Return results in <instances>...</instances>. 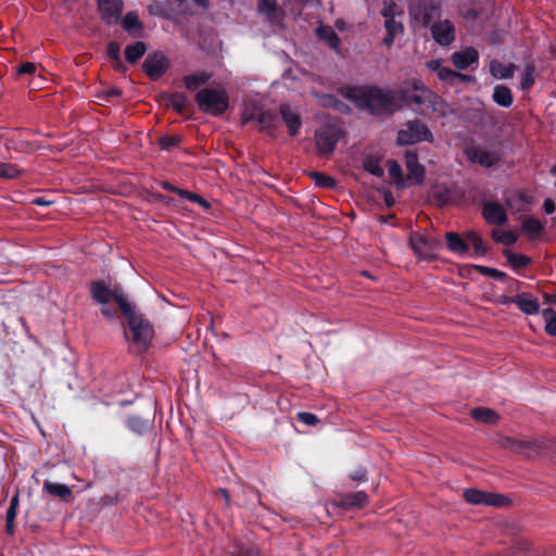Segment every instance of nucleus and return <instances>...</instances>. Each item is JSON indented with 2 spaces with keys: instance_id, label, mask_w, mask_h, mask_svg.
<instances>
[{
  "instance_id": "4d7b16f0",
  "label": "nucleus",
  "mask_w": 556,
  "mask_h": 556,
  "mask_svg": "<svg viewBox=\"0 0 556 556\" xmlns=\"http://www.w3.org/2000/svg\"><path fill=\"white\" fill-rule=\"evenodd\" d=\"M122 94V90L118 88H106L100 94V99L110 100L115 97H119Z\"/></svg>"
},
{
  "instance_id": "4468645a",
  "label": "nucleus",
  "mask_w": 556,
  "mask_h": 556,
  "mask_svg": "<svg viewBox=\"0 0 556 556\" xmlns=\"http://www.w3.org/2000/svg\"><path fill=\"white\" fill-rule=\"evenodd\" d=\"M433 40L442 46H450L455 39V27L454 24L445 20L443 22L433 23L430 27Z\"/></svg>"
},
{
  "instance_id": "0eeeda50",
  "label": "nucleus",
  "mask_w": 556,
  "mask_h": 556,
  "mask_svg": "<svg viewBox=\"0 0 556 556\" xmlns=\"http://www.w3.org/2000/svg\"><path fill=\"white\" fill-rule=\"evenodd\" d=\"M89 291L92 299L102 305L110 303L112 300H114L116 304L119 299L129 301L121 286L116 285L113 289H110L104 280L92 281L89 286Z\"/></svg>"
},
{
  "instance_id": "8fccbe9b",
  "label": "nucleus",
  "mask_w": 556,
  "mask_h": 556,
  "mask_svg": "<svg viewBox=\"0 0 556 556\" xmlns=\"http://www.w3.org/2000/svg\"><path fill=\"white\" fill-rule=\"evenodd\" d=\"M296 416L299 421L306 426H316L319 422L318 417L311 412H300Z\"/></svg>"
},
{
  "instance_id": "3c124183",
  "label": "nucleus",
  "mask_w": 556,
  "mask_h": 556,
  "mask_svg": "<svg viewBox=\"0 0 556 556\" xmlns=\"http://www.w3.org/2000/svg\"><path fill=\"white\" fill-rule=\"evenodd\" d=\"M106 54L110 59L121 61V46L116 41H110L106 46Z\"/></svg>"
},
{
  "instance_id": "4c0bfd02",
  "label": "nucleus",
  "mask_w": 556,
  "mask_h": 556,
  "mask_svg": "<svg viewBox=\"0 0 556 556\" xmlns=\"http://www.w3.org/2000/svg\"><path fill=\"white\" fill-rule=\"evenodd\" d=\"M211 78V75L202 72L200 74L195 75H188L184 77V83L187 89L193 91L195 90L200 85L206 84Z\"/></svg>"
},
{
  "instance_id": "ddd939ff",
  "label": "nucleus",
  "mask_w": 556,
  "mask_h": 556,
  "mask_svg": "<svg viewBox=\"0 0 556 556\" xmlns=\"http://www.w3.org/2000/svg\"><path fill=\"white\" fill-rule=\"evenodd\" d=\"M404 160L407 168V185H422L425 179V167L419 163L417 152L406 150L404 153Z\"/></svg>"
},
{
  "instance_id": "f8f14e48",
  "label": "nucleus",
  "mask_w": 556,
  "mask_h": 556,
  "mask_svg": "<svg viewBox=\"0 0 556 556\" xmlns=\"http://www.w3.org/2000/svg\"><path fill=\"white\" fill-rule=\"evenodd\" d=\"M409 243L418 258L425 261H432L437 258V251L440 247L439 241L428 239L424 236H413Z\"/></svg>"
},
{
  "instance_id": "7ed1b4c3",
  "label": "nucleus",
  "mask_w": 556,
  "mask_h": 556,
  "mask_svg": "<svg viewBox=\"0 0 556 556\" xmlns=\"http://www.w3.org/2000/svg\"><path fill=\"white\" fill-rule=\"evenodd\" d=\"M117 306L127 319L131 331V341L136 351L138 353L146 352L154 337V329L151 323L142 314L137 312V307L131 301L119 299Z\"/></svg>"
},
{
  "instance_id": "a878e982",
  "label": "nucleus",
  "mask_w": 556,
  "mask_h": 556,
  "mask_svg": "<svg viewBox=\"0 0 556 556\" xmlns=\"http://www.w3.org/2000/svg\"><path fill=\"white\" fill-rule=\"evenodd\" d=\"M470 415L473 420L485 425H495L500 420V415L492 408L476 407Z\"/></svg>"
},
{
  "instance_id": "1a4fd4ad",
  "label": "nucleus",
  "mask_w": 556,
  "mask_h": 556,
  "mask_svg": "<svg viewBox=\"0 0 556 556\" xmlns=\"http://www.w3.org/2000/svg\"><path fill=\"white\" fill-rule=\"evenodd\" d=\"M381 15L384 18V28L387 33H394L397 35L403 34L404 26L400 20L404 15L403 9L397 5L393 0H386L381 10Z\"/></svg>"
},
{
  "instance_id": "37998d69",
  "label": "nucleus",
  "mask_w": 556,
  "mask_h": 556,
  "mask_svg": "<svg viewBox=\"0 0 556 556\" xmlns=\"http://www.w3.org/2000/svg\"><path fill=\"white\" fill-rule=\"evenodd\" d=\"M312 177L315 184L321 188L333 189L337 185V181L333 177L319 172L312 173Z\"/></svg>"
},
{
  "instance_id": "393cba45",
  "label": "nucleus",
  "mask_w": 556,
  "mask_h": 556,
  "mask_svg": "<svg viewBox=\"0 0 556 556\" xmlns=\"http://www.w3.org/2000/svg\"><path fill=\"white\" fill-rule=\"evenodd\" d=\"M446 247L450 252L458 256H464L468 253L467 243L459 237L457 232H446Z\"/></svg>"
},
{
  "instance_id": "de8ad7c7",
  "label": "nucleus",
  "mask_w": 556,
  "mask_h": 556,
  "mask_svg": "<svg viewBox=\"0 0 556 556\" xmlns=\"http://www.w3.org/2000/svg\"><path fill=\"white\" fill-rule=\"evenodd\" d=\"M493 239L505 245H511L517 241L516 235L511 231L493 232Z\"/></svg>"
},
{
  "instance_id": "e433bc0d",
  "label": "nucleus",
  "mask_w": 556,
  "mask_h": 556,
  "mask_svg": "<svg viewBox=\"0 0 556 556\" xmlns=\"http://www.w3.org/2000/svg\"><path fill=\"white\" fill-rule=\"evenodd\" d=\"M542 317L545 323V332L552 337H556V311L551 307L544 308L542 311Z\"/></svg>"
},
{
  "instance_id": "b1692460",
  "label": "nucleus",
  "mask_w": 556,
  "mask_h": 556,
  "mask_svg": "<svg viewBox=\"0 0 556 556\" xmlns=\"http://www.w3.org/2000/svg\"><path fill=\"white\" fill-rule=\"evenodd\" d=\"M492 100L501 108L511 106L514 98L509 87L506 85H496L493 90Z\"/></svg>"
},
{
  "instance_id": "338daca9",
  "label": "nucleus",
  "mask_w": 556,
  "mask_h": 556,
  "mask_svg": "<svg viewBox=\"0 0 556 556\" xmlns=\"http://www.w3.org/2000/svg\"><path fill=\"white\" fill-rule=\"evenodd\" d=\"M399 36L397 34H394V33H387L386 36L383 37L382 39V42L388 47L390 48L393 43H394V40H395V37Z\"/></svg>"
},
{
  "instance_id": "c03bdc74",
  "label": "nucleus",
  "mask_w": 556,
  "mask_h": 556,
  "mask_svg": "<svg viewBox=\"0 0 556 556\" xmlns=\"http://www.w3.org/2000/svg\"><path fill=\"white\" fill-rule=\"evenodd\" d=\"M22 170L18 169L14 164L0 162V178L13 179L18 177Z\"/></svg>"
},
{
  "instance_id": "473e14b6",
  "label": "nucleus",
  "mask_w": 556,
  "mask_h": 556,
  "mask_svg": "<svg viewBox=\"0 0 556 556\" xmlns=\"http://www.w3.org/2000/svg\"><path fill=\"white\" fill-rule=\"evenodd\" d=\"M543 224L538 218L530 217L525 219L521 224V231L530 239H534L543 231Z\"/></svg>"
},
{
  "instance_id": "bb28decb",
  "label": "nucleus",
  "mask_w": 556,
  "mask_h": 556,
  "mask_svg": "<svg viewBox=\"0 0 556 556\" xmlns=\"http://www.w3.org/2000/svg\"><path fill=\"white\" fill-rule=\"evenodd\" d=\"M42 491L47 492L51 496L59 498H67L72 495V489L65 484L60 482H52L50 480H46L42 485Z\"/></svg>"
},
{
  "instance_id": "c756f323",
  "label": "nucleus",
  "mask_w": 556,
  "mask_h": 556,
  "mask_svg": "<svg viewBox=\"0 0 556 556\" xmlns=\"http://www.w3.org/2000/svg\"><path fill=\"white\" fill-rule=\"evenodd\" d=\"M468 242L473 247L472 256L483 257L486 254V247L483 238L476 231H467L465 235Z\"/></svg>"
},
{
  "instance_id": "bf43d9fd",
  "label": "nucleus",
  "mask_w": 556,
  "mask_h": 556,
  "mask_svg": "<svg viewBox=\"0 0 556 556\" xmlns=\"http://www.w3.org/2000/svg\"><path fill=\"white\" fill-rule=\"evenodd\" d=\"M426 67L433 73H437V75L440 73V70L442 66V60L441 59H433L430 61H427Z\"/></svg>"
},
{
  "instance_id": "13d9d810",
  "label": "nucleus",
  "mask_w": 556,
  "mask_h": 556,
  "mask_svg": "<svg viewBox=\"0 0 556 556\" xmlns=\"http://www.w3.org/2000/svg\"><path fill=\"white\" fill-rule=\"evenodd\" d=\"M257 111H262V110L258 109V108H254L252 110L247 109L243 112L242 123L247 124V123L252 122V121L257 122Z\"/></svg>"
},
{
  "instance_id": "72a5a7b5",
  "label": "nucleus",
  "mask_w": 556,
  "mask_h": 556,
  "mask_svg": "<svg viewBox=\"0 0 556 556\" xmlns=\"http://www.w3.org/2000/svg\"><path fill=\"white\" fill-rule=\"evenodd\" d=\"M278 118L274 113L266 111H257V123L261 129L270 131L276 128Z\"/></svg>"
},
{
  "instance_id": "2f4dec72",
  "label": "nucleus",
  "mask_w": 556,
  "mask_h": 556,
  "mask_svg": "<svg viewBox=\"0 0 556 556\" xmlns=\"http://www.w3.org/2000/svg\"><path fill=\"white\" fill-rule=\"evenodd\" d=\"M511 452L520 454L527 458H532L539 454L536 445L531 441L525 440H516Z\"/></svg>"
},
{
  "instance_id": "49530a36",
  "label": "nucleus",
  "mask_w": 556,
  "mask_h": 556,
  "mask_svg": "<svg viewBox=\"0 0 556 556\" xmlns=\"http://www.w3.org/2000/svg\"><path fill=\"white\" fill-rule=\"evenodd\" d=\"M180 142V136H162L159 139V144L162 150H169L173 147H178Z\"/></svg>"
},
{
  "instance_id": "ea45409f",
  "label": "nucleus",
  "mask_w": 556,
  "mask_h": 556,
  "mask_svg": "<svg viewBox=\"0 0 556 556\" xmlns=\"http://www.w3.org/2000/svg\"><path fill=\"white\" fill-rule=\"evenodd\" d=\"M387 166L389 176L395 180L396 185H399L400 187H404L407 185L403 177L402 167L397 161L389 160L387 162Z\"/></svg>"
},
{
  "instance_id": "5fc2aeb1",
  "label": "nucleus",
  "mask_w": 556,
  "mask_h": 556,
  "mask_svg": "<svg viewBox=\"0 0 556 556\" xmlns=\"http://www.w3.org/2000/svg\"><path fill=\"white\" fill-rule=\"evenodd\" d=\"M329 104L341 113H349L350 106L334 96H329Z\"/></svg>"
},
{
  "instance_id": "f3484780",
  "label": "nucleus",
  "mask_w": 556,
  "mask_h": 556,
  "mask_svg": "<svg viewBox=\"0 0 556 556\" xmlns=\"http://www.w3.org/2000/svg\"><path fill=\"white\" fill-rule=\"evenodd\" d=\"M279 113L288 127L289 135L291 137L295 136L302 125L300 115L289 103H281L279 105Z\"/></svg>"
},
{
  "instance_id": "9b49d317",
  "label": "nucleus",
  "mask_w": 556,
  "mask_h": 556,
  "mask_svg": "<svg viewBox=\"0 0 556 556\" xmlns=\"http://www.w3.org/2000/svg\"><path fill=\"white\" fill-rule=\"evenodd\" d=\"M97 5L105 25L113 26L119 22L124 10L123 0H97Z\"/></svg>"
},
{
  "instance_id": "58836bf2",
  "label": "nucleus",
  "mask_w": 556,
  "mask_h": 556,
  "mask_svg": "<svg viewBox=\"0 0 556 556\" xmlns=\"http://www.w3.org/2000/svg\"><path fill=\"white\" fill-rule=\"evenodd\" d=\"M257 11L265 15L268 21L276 18L277 1L276 0H258Z\"/></svg>"
},
{
  "instance_id": "9d476101",
  "label": "nucleus",
  "mask_w": 556,
  "mask_h": 556,
  "mask_svg": "<svg viewBox=\"0 0 556 556\" xmlns=\"http://www.w3.org/2000/svg\"><path fill=\"white\" fill-rule=\"evenodd\" d=\"M170 62L161 51L149 54L142 63L143 72L152 79H159L168 70Z\"/></svg>"
},
{
  "instance_id": "c85d7f7f",
  "label": "nucleus",
  "mask_w": 556,
  "mask_h": 556,
  "mask_svg": "<svg viewBox=\"0 0 556 556\" xmlns=\"http://www.w3.org/2000/svg\"><path fill=\"white\" fill-rule=\"evenodd\" d=\"M147 52V46L143 41H136L125 48V59L127 62L134 64L140 60Z\"/></svg>"
},
{
  "instance_id": "79ce46f5",
  "label": "nucleus",
  "mask_w": 556,
  "mask_h": 556,
  "mask_svg": "<svg viewBox=\"0 0 556 556\" xmlns=\"http://www.w3.org/2000/svg\"><path fill=\"white\" fill-rule=\"evenodd\" d=\"M473 268L482 276L491 277L498 281H504L507 277L506 273L493 267L484 265H473Z\"/></svg>"
},
{
  "instance_id": "6e6d98bb",
  "label": "nucleus",
  "mask_w": 556,
  "mask_h": 556,
  "mask_svg": "<svg viewBox=\"0 0 556 556\" xmlns=\"http://www.w3.org/2000/svg\"><path fill=\"white\" fill-rule=\"evenodd\" d=\"M352 481L365 482L367 480V470L363 467L357 468L350 475Z\"/></svg>"
},
{
  "instance_id": "c9c22d12",
  "label": "nucleus",
  "mask_w": 556,
  "mask_h": 556,
  "mask_svg": "<svg viewBox=\"0 0 556 556\" xmlns=\"http://www.w3.org/2000/svg\"><path fill=\"white\" fill-rule=\"evenodd\" d=\"M535 81V66L533 63H527L520 76V88L522 90L530 89Z\"/></svg>"
},
{
  "instance_id": "052dcab7",
  "label": "nucleus",
  "mask_w": 556,
  "mask_h": 556,
  "mask_svg": "<svg viewBox=\"0 0 556 556\" xmlns=\"http://www.w3.org/2000/svg\"><path fill=\"white\" fill-rule=\"evenodd\" d=\"M515 441L516 439L510 437H502L498 439V444L505 450L513 451Z\"/></svg>"
},
{
  "instance_id": "dca6fc26",
  "label": "nucleus",
  "mask_w": 556,
  "mask_h": 556,
  "mask_svg": "<svg viewBox=\"0 0 556 556\" xmlns=\"http://www.w3.org/2000/svg\"><path fill=\"white\" fill-rule=\"evenodd\" d=\"M468 157L471 162L479 163L485 168H491L501 161V155L496 151L482 148L471 150L468 153Z\"/></svg>"
},
{
  "instance_id": "412c9836",
  "label": "nucleus",
  "mask_w": 556,
  "mask_h": 556,
  "mask_svg": "<svg viewBox=\"0 0 556 556\" xmlns=\"http://www.w3.org/2000/svg\"><path fill=\"white\" fill-rule=\"evenodd\" d=\"M318 37L324 40L336 54L342 56L341 39L331 26H319L317 29Z\"/></svg>"
},
{
  "instance_id": "0e129e2a",
  "label": "nucleus",
  "mask_w": 556,
  "mask_h": 556,
  "mask_svg": "<svg viewBox=\"0 0 556 556\" xmlns=\"http://www.w3.org/2000/svg\"><path fill=\"white\" fill-rule=\"evenodd\" d=\"M181 199L188 200L193 202V200H197V193H193L189 190L179 189L177 193Z\"/></svg>"
},
{
  "instance_id": "4be33fe9",
  "label": "nucleus",
  "mask_w": 556,
  "mask_h": 556,
  "mask_svg": "<svg viewBox=\"0 0 556 556\" xmlns=\"http://www.w3.org/2000/svg\"><path fill=\"white\" fill-rule=\"evenodd\" d=\"M153 421V418H142L137 415H131L125 422L131 432L138 435H144L152 429Z\"/></svg>"
},
{
  "instance_id": "864d4df0",
  "label": "nucleus",
  "mask_w": 556,
  "mask_h": 556,
  "mask_svg": "<svg viewBox=\"0 0 556 556\" xmlns=\"http://www.w3.org/2000/svg\"><path fill=\"white\" fill-rule=\"evenodd\" d=\"M37 72V66L33 62H26L17 66L16 73L20 75H31L35 76Z\"/></svg>"
},
{
  "instance_id": "a18cd8bd",
  "label": "nucleus",
  "mask_w": 556,
  "mask_h": 556,
  "mask_svg": "<svg viewBox=\"0 0 556 556\" xmlns=\"http://www.w3.org/2000/svg\"><path fill=\"white\" fill-rule=\"evenodd\" d=\"M364 169L378 178H381L384 175L383 168L380 166L379 162L374 159H366L364 161Z\"/></svg>"
},
{
  "instance_id": "2eb2a0df",
  "label": "nucleus",
  "mask_w": 556,
  "mask_h": 556,
  "mask_svg": "<svg viewBox=\"0 0 556 556\" xmlns=\"http://www.w3.org/2000/svg\"><path fill=\"white\" fill-rule=\"evenodd\" d=\"M452 61L458 70H466L472 65L477 67L479 63V53L475 48L468 47L464 50L455 51L452 54Z\"/></svg>"
},
{
  "instance_id": "6ab92c4d",
  "label": "nucleus",
  "mask_w": 556,
  "mask_h": 556,
  "mask_svg": "<svg viewBox=\"0 0 556 556\" xmlns=\"http://www.w3.org/2000/svg\"><path fill=\"white\" fill-rule=\"evenodd\" d=\"M419 16L424 26L430 28L433 23L440 22L441 4L434 1L425 2L419 8Z\"/></svg>"
},
{
  "instance_id": "7c9ffc66",
  "label": "nucleus",
  "mask_w": 556,
  "mask_h": 556,
  "mask_svg": "<svg viewBox=\"0 0 556 556\" xmlns=\"http://www.w3.org/2000/svg\"><path fill=\"white\" fill-rule=\"evenodd\" d=\"M503 254L514 270H519L531 264V258L525 254H516L511 250H504Z\"/></svg>"
},
{
  "instance_id": "cd10ccee",
  "label": "nucleus",
  "mask_w": 556,
  "mask_h": 556,
  "mask_svg": "<svg viewBox=\"0 0 556 556\" xmlns=\"http://www.w3.org/2000/svg\"><path fill=\"white\" fill-rule=\"evenodd\" d=\"M122 26L124 30L132 34L134 36L141 34L143 30V24L139 21V16L135 11H129L125 14L122 21Z\"/></svg>"
},
{
  "instance_id": "603ef678",
  "label": "nucleus",
  "mask_w": 556,
  "mask_h": 556,
  "mask_svg": "<svg viewBox=\"0 0 556 556\" xmlns=\"http://www.w3.org/2000/svg\"><path fill=\"white\" fill-rule=\"evenodd\" d=\"M475 111H476L477 124H483L490 119L489 113L486 112V110L484 109L483 104L480 101L477 102V106L475 108Z\"/></svg>"
},
{
  "instance_id": "5701e85b",
  "label": "nucleus",
  "mask_w": 556,
  "mask_h": 556,
  "mask_svg": "<svg viewBox=\"0 0 556 556\" xmlns=\"http://www.w3.org/2000/svg\"><path fill=\"white\" fill-rule=\"evenodd\" d=\"M369 498L366 492L357 491L351 494L343 496L340 501L336 503L338 507L343 509H349L353 507L361 508L368 503Z\"/></svg>"
},
{
  "instance_id": "a211bd4d",
  "label": "nucleus",
  "mask_w": 556,
  "mask_h": 556,
  "mask_svg": "<svg viewBox=\"0 0 556 556\" xmlns=\"http://www.w3.org/2000/svg\"><path fill=\"white\" fill-rule=\"evenodd\" d=\"M482 216L492 225H503L507 220L505 208L496 202H486L482 207Z\"/></svg>"
},
{
  "instance_id": "423d86ee",
  "label": "nucleus",
  "mask_w": 556,
  "mask_h": 556,
  "mask_svg": "<svg viewBox=\"0 0 556 556\" xmlns=\"http://www.w3.org/2000/svg\"><path fill=\"white\" fill-rule=\"evenodd\" d=\"M344 131L341 127L326 123L315 130V144L319 155H329L334 150Z\"/></svg>"
},
{
  "instance_id": "aec40b11",
  "label": "nucleus",
  "mask_w": 556,
  "mask_h": 556,
  "mask_svg": "<svg viewBox=\"0 0 556 556\" xmlns=\"http://www.w3.org/2000/svg\"><path fill=\"white\" fill-rule=\"evenodd\" d=\"M515 304L526 315H536L540 313L539 300L528 292L519 293L515 296Z\"/></svg>"
},
{
  "instance_id": "e2e57ef3",
  "label": "nucleus",
  "mask_w": 556,
  "mask_h": 556,
  "mask_svg": "<svg viewBox=\"0 0 556 556\" xmlns=\"http://www.w3.org/2000/svg\"><path fill=\"white\" fill-rule=\"evenodd\" d=\"M31 204L38 205V206H49L53 204L52 200H48L43 197H36L30 201Z\"/></svg>"
},
{
  "instance_id": "09e8293b",
  "label": "nucleus",
  "mask_w": 556,
  "mask_h": 556,
  "mask_svg": "<svg viewBox=\"0 0 556 556\" xmlns=\"http://www.w3.org/2000/svg\"><path fill=\"white\" fill-rule=\"evenodd\" d=\"M437 76L441 81L452 85L457 80L458 72L443 66Z\"/></svg>"
},
{
  "instance_id": "a19ab883",
  "label": "nucleus",
  "mask_w": 556,
  "mask_h": 556,
  "mask_svg": "<svg viewBox=\"0 0 556 556\" xmlns=\"http://www.w3.org/2000/svg\"><path fill=\"white\" fill-rule=\"evenodd\" d=\"M515 66L509 64L507 66H503L498 62H492L491 64V73L493 76H497L501 79L511 78L514 75Z\"/></svg>"
},
{
  "instance_id": "6e6552de",
  "label": "nucleus",
  "mask_w": 556,
  "mask_h": 556,
  "mask_svg": "<svg viewBox=\"0 0 556 556\" xmlns=\"http://www.w3.org/2000/svg\"><path fill=\"white\" fill-rule=\"evenodd\" d=\"M464 498L467 503L472 505H485L501 507L508 503L510 500L500 493L483 492L478 489H466L464 491Z\"/></svg>"
},
{
  "instance_id": "f704fd0d",
  "label": "nucleus",
  "mask_w": 556,
  "mask_h": 556,
  "mask_svg": "<svg viewBox=\"0 0 556 556\" xmlns=\"http://www.w3.org/2000/svg\"><path fill=\"white\" fill-rule=\"evenodd\" d=\"M166 105L170 106L178 113H182L188 103V98L184 93H170L165 98Z\"/></svg>"
},
{
  "instance_id": "680f3d73",
  "label": "nucleus",
  "mask_w": 556,
  "mask_h": 556,
  "mask_svg": "<svg viewBox=\"0 0 556 556\" xmlns=\"http://www.w3.org/2000/svg\"><path fill=\"white\" fill-rule=\"evenodd\" d=\"M118 502L117 495H104L100 498L101 505H115Z\"/></svg>"
},
{
  "instance_id": "f257e3e1",
  "label": "nucleus",
  "mask_w": 556,
  "mask_h": 556,
  "mask_svg": "<svg viewBox=\"0 0 556 556\" xmlns=\"http://www.w3.org/2000/svg\"><path fill=\"white\" fill-rule=\"evenodd\" d=\"M397 99L416 113L428 111L440 118H447L455 114L453 105L420 79L412 78L402 81L397 90Z\"/></svg>"
},
{
  "instance_id": "f03ea898",
  "label": "nucleus",
  "mask_w": 556,
  "mask_h": 556,
  "mask_svg": "<svg viewBox=\"0 0 556 556\" xmlns=\"http://www.w3.org/2000/svg\"><path fill=\"white\" fill-rule=\"evenodd\" d=\"M345 97L371 115L393 114L399 106L397 91L377 86L350 87Z\"/></svg>"
},
{
  "instance_id": "774afa93",
  "label": "nucleus",
  "mask_w": 556,
  "mask_h": 556,
  "mask_svg": "<svg viewBox=\"0 0 556 556\" xmlns=\"http://www.w3.org/2000/svg\"><path fill=\"white\" fill-rule=\"evenodd\" d=\"M16 515H17V509L13 508V507H9L7 509L5 520L7 521H14L15 518H16Z\"/></svg>"
},
{
  "instance_id": "20e7f679",
  "label": "nucleus",
  "mask_w": 556,
  "mask_h": 556,
  "mask_svg": "<svg viewBox=\"0 0 556 556\" xmlns=\"http://www.w3.org/2000/svg\"><path fill=\"white\" fill-rule=\"evenodd\" d=\"M201 112L211 116H220L229 109V94L224 88L204 87L195 94Z\"/></svg>"
},
{
  "instance_id": "39448f33",
  "label": "nucleus",
  "mask_w": 556,
  "mask_h": 556,
  "mask_svg": "<svg viewBox=\"0 0 556 556\" xmlns=\"http://www.w3.org/2000/svg\"><path fill=\"white\" fill-rule=\"evenodd\" d=\"M434 138L429 127L419 119H412L397 131L396 143L410 146L421 141L433 142Z\"/></svg>"
},
{
  "instance_id": "69168bd1",
  "label": "nucleus",
  "mask_w": 556,
  "mask_h": 556,
  "mask_svg": "<svg viewBox=\"0 0 556 556\" xmlns=\"http://www.w3.org/2000/svg\"><path fill=\"white\" fill-rule=\"evenodd\" d=\"M544 212L546 214H552L555 212V203L552 199H545L544 202H543V205H542Z\"/></svg>"
}]
</instances>
